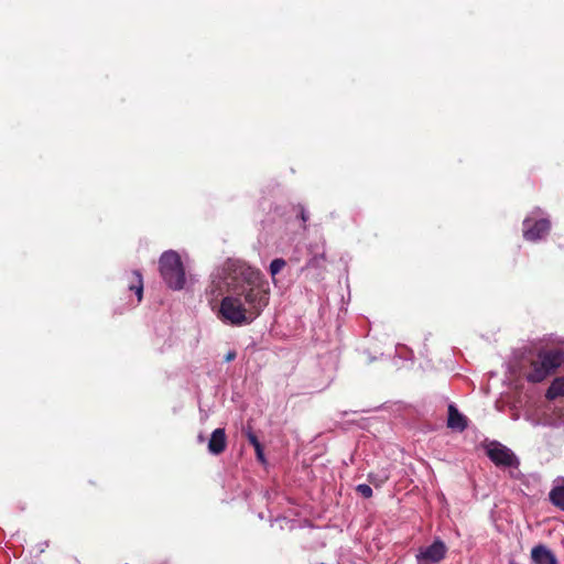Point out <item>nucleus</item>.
<instances>
[{
	"label": "nucleus",
	"mask_w": 564,
	"mask_h": 564,
	"mask_svg": "<svg viewBox=\"0 0 564 564\" xmlns=\"http://www.w3.org/2000/svg\"><path fill=\"white\" fill-rule=\"evenodd\" d=\"M235 358H236V352L234 350H231V351H228L227 355L225 356V361L230 362Z\"/></svg>",
	"instance_id": "18"
},
{
	"label": "nucleus",
	"mask_w": 564,
	"mask_h": 564,
	"mask_svg": "<svg viewBox=\"0 0 564 564\" xmlns=\"http://www.w3.org/2000/svg\"><path fill=\"white\" fill-rule=\"evenodd\" d=\"M254 451H256V454H257V458H258L261 463H264V462H265V458H264V454H263L262 445H260L259 447H256V448H254Z\"/></svg>",
	"instance_id": "17"
},
{
	"label": "nucleus",
	"mask_w": 564,
	"mask_h": 564,
	"mask_svg": "<svg viewBox=\"0 0 564 564\" xmlns=\"http://www.w3.org/2000/svg\"><path fill=\"white\" fill-rule=\"evenodd\" d=\"M227 440L224 429H216L208 441V451L213 455H219L226 449Z\"/></svg>",
	"instance_id": "8"
},
{
	"label": "nucleus",
	"mask_w": 564,
	"mask_h": 564,
	"mask_svg": "<svg viewBox=\"0 0 564 564\" xmlns=\"http://www.w3.org/2000/svg\"><path fill=\"white\" fill-rule=\"evenodd\" d=\"M550 221L546 218L534 220L531 216L523 220V237L529 241H538L547 235Z\"/></svg>",
	"instance_id": "6"
},
{
	"label": "nucleus",
	"mask_w": 564,
	"mask_h": 564,
	"mask_svg": "<svg viewBox=\"0 0 564 564\" xmlns=\"http://www.w3.org/2000/svg\"><path fill=\"white\" fill-rule=\"evenodd\" d=\"M247 437H248V441L249 443L256 448V447H259L261 444L260 442L258 441L257 436L252 433V432H248L247 433Z\"/></svg>",
	"instance_id": "15"
},
{
	"label": "nucleus",
	"mask_w": 564,
	"mask_h": 564,
	"mask_svg": "<svg viewBox=\"0 0 564 564\" xmlns=\"http://www.w3.org/2000/svg\"><path fill=\"white\" fill-rule=\"evenodd\" d=\"M208 293L217 300L226 292L218 317L241 326L254 321L269 303V283L263 274L241 260L228 259L210 275Z\"/></svg>",
	"instance_id": "1"
},
{
	"label": "nucleus",
	"mask_w": 564,
	"mask_h": 564,
	"mask_svg": "<svg viewBox=\"0 0 564 564\" xmlns=\"http://www.w3.org/2000/svg\"><path fill=\"white\" fill-rule=\"evenodd\" d=\"M285 261L283 259H274L272 260V262L270 263V273L272 276L276 275L284 267H285Z\"/></svg>",
	"instance_id": "12"
},
{
	"label": "nucleus",
	"mask_w": 564,
	"mask_h": 564,
	"mask_svg": "<svg viewBox=\"0 0 564 564\" xmlns=\"http://www.w3.org/2000/svg\"><path fill=\"white\" fill-rule=\"evenodd\" d=\"M486 454L489 459L499 468L517 469L519 459L516 454L507 446L497 441H491L485 445Z\"/></svg>",
	"instance_id": "4"
},
{
	"label": "nucleus",
	"mask_w": 564,
	"mask_h": 564,
	"mask_svg": "<svg viewBox=\"0 0 564 564\" xmlns=\"http://www.w3.org/2000/svg\"><path fill=\"white\" fill-rule=\"evenodd\" d=\"M301 218H302L303 221L307 220V214L305 213L304 209H302V212H301Z\"/></svg>",
	"instance_id": "19"
},
{
	"label": "nucleus",
	"mask_w": 564,
	"mask_h": 564,
	"mask_svg": "<svg viewBox=\"0 0 564 564\" xmlns=\"http://www.w3.org/2000/svg\"><path fill=\"white\" fill-rule=\"evenodd\" d=\"M128 288L137 295V302L140 303L143 296V279L139 271H133L130 275Z\"/></svg>",
	"instance_id": "10"
},
{
	"label": "nucleus",
	"mask_w": 564,
	"mask_h": 564,
	"mask_svg": "<svg viewBox=\"0 0 564 564\" xmlns=\"http://www.w3.org/2000/svg\"><path fill=\"white\" fill-rule=\"evenodd\" d=\"M447 549L443 541L435 540L431 545L423 547L416 554L417 564H436L446 555Z\"/></svg>",
	"instance_id": "5"
},
{
	"label": "nucleus",
	"mask_w": 564,
	"mask_h": 564,
	"mask_svg": "<svg viewBox=\"0 0 564 564\" xmlns=\"http://www.w3.org/2000/svg\"><path fill=\"white\" fill-rule=\"evenodd\" d=\"M531 558L534 564H558L555 554L543 544L535 545L531 550Z\"/></svg>",
	"instance_id": "7"
},
{
	"label": "nucleus",
	"mask_w": 564,
	"mask_h": 564,
	"mask_svg": "<svg viewBox=\"0 0 564 564\" xmlns=\"http://www.w3.org/2000/svg\"><path fill=\"white\" fill-rule=\"evenodd\" d=\"M561 395H564V377L554 379L546 391V398L550 400H554Z\"/></svg>",
	"instance_id": "11"
},
{
	"label": "nucleus",
	"mask_w": 564,
	"mask_h": 564,
	"mask_svg": "<svg viewBox=\"0 0 564 564\" xmlns=\"http://www.w3.org/2000/svg\"><path fill=\"white\" fill-rule=\"evenodd\" d=\"M549 494H564V477H557L553 482V488Z\"/></svg>",
	"instance_id": "13"
},
{
	"label": "nucleus",
	"mask_w": 564,
	"mask_h": 564,
	"mask_svg": "<svg viewBox=\"0 0 564 564\" xmlns=\"http://www.w3.org/2000/svg\"><path fill=\"white\" fill-rule=\"evenodd\" d=\"M510 564H517V563L512 561V562H510Z\"/></svg>",
	"instance_id": "20"
},
{
	"label": "nucleus",
	"mask_w": 564,
	"mask_h": 564,
	"mask_svg": "<svg viewBox=\"0 0 564 564\" xmlns=\"http://www.w3.org/2000/svg\"><path fill=\"white\" fill-rule=\"evenodd\" d=\"M549 501L564 511V496H549Z\"/></svg>",
	"instance_id": "14"
},
{
	"label": "nucleus",
	"mask_w": 564,
	"mask_h": 564,
	"mask_svg": "<svg viewBox=\"0 0 564 564\" xmlns=\"http://www.w3.org/2000/svg\"><path fill=\"white\" fill-rule=\"evenodd\" d=\"M160 272L164 282L173 290L185 285V271L180 256L175 251H165L160 258Z\"/></svg>",
	"instance_id": "3"
},
{
	"label": "nucleus",
	"mask_w": 564,
	"mask_h": 564,
	"mask_svg": "<svg viewBox=\"0 0 564 564\" xmlns=\"http://www.w3.org/2000/svg\"><path fill=\"white\" fill-rule=\"evenodd\" d=\"M447 426L454 431L462 432L467 427V419L454 404L448 405Z\"/></svg>",
	"instance_id": "9"
},
{
	"label": "nucleus",
	"mask_w": 564,
	"mask_h": 564,
	"mask_svg": "<svg viewBox=\"0 0 564 564\" xmlns=\"http://www.w3.org/2000/svg\"><path fill=\"white\" fill-rule=\"evenodd\" d=\"M357 491L359 494H372V489L370 488V486L369 485H365V484L364 485H359L357 487Z\"/></svg>",
	"instance_id": "16"
},
{
	"label": "nucleus",
	"mask_w": 564,
	"mask_h": 564,
	"mask_svg": "<svg viewBox=\"0 0 564 564\" xmlns=\"http://www.w3.org/2000/svg\"><path fill=\"white\" fill-rule=\"evenodd\" d=\"M564 362V354L560 349L541 350L530 362L524 377L529 382L538 383L545 380Z\"/></svg>",
	"instance_id": "2"
}]
</instances>
